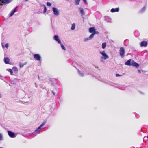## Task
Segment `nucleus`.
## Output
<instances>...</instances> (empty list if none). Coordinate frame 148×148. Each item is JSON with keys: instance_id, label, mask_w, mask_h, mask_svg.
Returning a JSON list of instances; mask_svg holds the SVG:
<instances>
[{"instance_id": "1", "label": "nucleus", "mask_w": 148, "mask_h": 148, "mask_svg": "<svg viewBox=\"0 0 148 148\" xmlns=\"http://www.w3.org/2000/svg\"><path fill=\"white\" fill-rule=\"evenodd\" d=\"M125 64L126 65L129 66H131L135 67L137 68H138L140 66L139 64L137 63L135 61L133 60H132L131 59L127 60V61L125 63Z\"/></svg>"}, {"instance_id": "2", "label": "nucleus", "mask_w": 148, "mask_h": 148, "mask_svg": "<svg viewBox=\"0 0 148 148\" xmlns=\"http://www.w3.org/2000/svg\"><path fill=\"white\" fill-rule=\"evenodd\" d=\"M45 124V122H44L42 123L38 128H37L33 132L29 133L30 134H34L35 133L39 134L40 133V132L39 130H40L41 127L43 126Z\"/></svg>"}, {"instance_id": "3", "label": "nucleus", "mask_w": 148, "mask_h": 148, "mask_svg": "<svg viewBox=\"0 0 148 148\" xmlns=\"http://www.w3.org/2000/svg\"><path fill=\"white\" fill-rule=\"evenodd\" d=\"M100 53L102 55V56L101 57V59L105 60L109 58L108 56L106 53L105 51H100Z\"/></svg>"}, {"instance_id": "4", "label": "nucleus", "mask_w": 148, "mask_h": 148, "mask_svg": "<svg viewBox=\"0 0 148 148\" xmlns=\"http://www.w3.org/2000/svg\"><path fill=\"white\" fill-rule=\"evenodd\" d=\"M125 53V50L124 48L121 47L120 48V55L122 58H123L124 56Z\"/></svg>"}, {"instance_id": "5", "label": "nucleus", "mask_w": 148, "mask_h": 148, "mask_svg": "<svg viewBox=\"0 0 148 148\" xmlns=\"http://www.w3.org/2000/svg\"><path fill=\"white\" fill-rule=\"evenodd\" d=\"M8 133L9 136L11 138H14L16 136L15 134L12 131H8Z\"/></svg>"}, {"instance_id": "6", "label": "nucleus", "mask_w": 148, "mask_h": 148, "mask_svg": "<svg viewBox=\"0 0 148 148\" xmlns=\"http://www.w3.org/2000/svg\"><path fill=\"white\" fill-rule=\"evenodd\" d=\"M52 10L54 14L55 15L58 16L59 15V11L55 7H53L52 8Z\"/></svg>"}, {"instance_id": "7", "label": "nucleus", "mask_w": 148, "mask_h": 148, "mask_svg": "<svg viewBox=\"0 0 148 148\" xmlns=\"http://www.w3.org/2000/svg\"><path fill=\"white\" fill-rule=\"evenodd\" d=\"M34 58L37 61H40L41 58L40 55L39 54H34L33 55Z\"/></svg>"}, {"instance_id": "8", "label": "nucleus", "mask_w": 148, "mask_h": 148, "mask_svg": "<svg viewBox=\"0 0 148 148\" xmlns=\"http://www.w3.org/2000/svg\"><path fill=\"white\" fill-rule=\"evenodd\" d=\"M53 39L58 44H60L61 42L60 39L59 38V36L58 35H55L53 37Z\"/></svg>"}, {"instance_id": "9", "label": "nucleus", "mask_w": 148, "mask_h": 148, "mask_svg": "<svg viewBox=\"0 0 148 148\" xmlns=\"http://www.w3.org/2000/svg\"><path fill=\"white\" fill-rule=\"evenodd\" d=\"M147 45V42L146 41H143L141 42L140 46L141 47H146Z\"/></svg>"}, {"instance_id": "10", "label": "nucleus", "mask_w": 148, "mask_h": 148, "mask_svg": "<svg viewBox=\"0 0 148 148\" xmlns=\"http://www.w3.org/2000/svg\"><path fill=\"white\" fill-rule=\"evenodd\" d=\"M18 7L16 6V8H15V9L12 12H11L10 14L9 15V17H10L12 16V15H13L14 13L16 12V10H17V9Z\"/></svg>"}, {"instance_id": "11", "label": "nucleus", "mask_w": 148, "mask_h": 148, "mask_svg": "<svg viewBox=\"0 0 148 148\" xmlns=\"http://www.w3.org/2000/svg\"><path fill=\"white\" fill-rule=\"evenodd\" d=\"M12 0H2V3L4 5L8 4L11 3Z\"/></svg>"}, {"instance_id": "12", "label": "nucleus", "mask_w": 148, "mask_h": 148, "mask_svg": "<svg viewBox=\"0 0 148 148\" xmlns=\"http://www.w3.org/2000/svg\"><path fill=\"white\" fill-rule=\"evenodd\" d=\"M93 34H91L89 37L85 38L84 39V41L85 42H87L90 40L92 39L93 38Z\"/></svg>"}, {"instance_id": "13", "label": "nucleus", "mask_w": 148, "mask_h": 148, "mask_svg": "<svg viewBox=\"0 0 148 148\" xmlns=\"http://www.w3.org/2000/svg\"><path fill=\"white\" fill-rule=\"evenodd\" d=\"M119 8H112L111 10V12H118L119 11Z\"/></svg>"}, {"instance_id": "14", "label": "nucleus", "mask_w": 148, "mask_h": 148, "mask_svg": "<svg viewBox=\"0 0 148 148\" xmlns=\"http://www.w3.org/2000/svg\"><path fill=\"white\" fill-rule=\"evenodd\" d=\"M4 62L6 64H8L10 62V59L7 57H5L4 59Z\"/></svg>"}, {"instance_id": "15", "label": "nucleus", "mask_w": 148, "mask_h": 148, "mask_svg": "<svg viewBox=\"0 0 148 148\" xmlns=\"http://www.w3.org/2000/svg\"><path fill=\"white\" fill-rule=\"evenodd\" d=\"M95 27H90L89 28V31L90 33H93V32H95Z\"/></svg>"}, {"instance_id": "16", "label": "nucleus", "mask_w": 148, "mask_h": 148, "mask_svg": "<svg viewBox=\"0 0 148 148\" xmlns=\"http://www.w3.org/2000/svg\"><path fill=\"white\" fill-rule=\"evenodd\" d=\"M79 10L80 11V12L81 13V14L82 15H84L85 14V12L84 11V10L83 8H79Z\"/></svg>"}, {"instance_id": "17", "label": "nucleus", "mask_w": 148, "mask_h": 148, "mask_svg": "<svg viewBox=\"0 0 148 148\" xmlns=\"http://www.w3.org/2000/svg\"><path fill=\"white\" fill-rule=\"evenodd\" d=\"M78 72L80 76L81 77H83L84 76V74L79 70H78Z\"/></svg>"}, {"instance_id": "18", "label": "nucleus", "mask_w": 148, "mask_h": 148, "mask_svg": "<svg viewBox=\"0 0 148 148\" xmlns=\"http://www.w3.org/2000/svg\"><path fill=\"white\" fill-rule=\"evenodd\" d=\"M27 62H25V63H20V68H21L22 67H23V66L27 64Z\"/></svg>"}, {"instance_id": "19", "label": "nucleus", "mask_w": 148, "mask_h": 148, "mask_svg": "<svg viewBox=\"0 0 148 148\" xmlns=\"http://www.w3.org/2000/svg\"><path fill=\"white\" fill-rule=\"evenodd\" d=\"M146 6L144 7L140 11V12L141 13H143L146 10Z\"/></svg>"}, {"instance_id": "20", "label": "nucleus", "mask_w": 148, "mask_h": 148, "mask_svg": "<svg viewBox=\"0 0 148 148\" xmlns=\"http://www.w3.org/2000/svg\"><path fill=\"white\" fill-rule=\"evenodd\" d=\"M105 20L108 22H110L111 21V19L109 17H106Z\"/></svg>"}, {"instance_id": "21", "label": "nucleus", "mask_w": 148, "mask_h": 148, "mask_svg": "<svg viewBox=\"0 0 148 148\" xmlns=\"http://www.w3.org/2000/svg\"><path fill=\"white\" fill-rule=\"evenodd\" d=\"M75 23H73L72 25V26L71 28V29L72 30H73L75 29Z\"/></svg>"}, {"instance_id": "22", "label": "nucleus", "mask_w": 148, "mask_h": 148, "mask_svg": "<svg viewBox=\"0 0 148 148\" xmlns=\"http://www.w3.org/2000/svg\"><path fill=\"white\" fill-rule=\"evenodd\" d=\"M3 140V134L2 133H0V141L2 140Z\"/></svg>"}, {"instance_id": "23", "label": "nucleus", "mask_w": 148, "mask_h": 148, "mask_svg": "<svg viewBox=\"0 0 148 148\" xmlns=\"http://www.w3.org/2000/svg\"><path fill=\"white\" fill-rule=\"evenodd\" d=\"M7 70H8L9 72H10L11 75H13V72L12 70L11 69H7Z\"/></svg>"}, {"instance_id": "24", "label": "nucleus", "mask_w": 148, "mask_h": 148, "mask_svg": "<svg viewBox=\"0 0 148 148\" xmlns=\"http://www.w3.org/2000/svg\"><path fill=\"white\" fill-rule=\"evenodd\" d=\"M42 6L44 7V10L43 11V13L44 14L47 11V8L46 6L44 5H42Z\"/></svg>"}, {"instance_id": "25", "label": "nucleus", "mask_w": 148, "mask_h": 148, "mask_svg": "<svg viewBox=\"0 0 148 148\" xmlns=\"http://www.w3.org/2000/svg\"><path fill=\"white\" fill-rule=\"evenodd\" d=\"M80 0H75V5H77L79 4V3Z\"/></svg>"}, {"instance_id": "26", "label": "nucleus", "mask_w": 148, "mask_h": 148, "mask_svg": "<svg viewBox=\"0 0 148 148\" xmlns=\"http://www.w3.org/2000/svg\"><path fill=\"white\" fill-rule=\"evenodd\" d=\"M106 43H103L102 44V48L104 49L106 47Z\"/></svg>"}, {"instance_id": "27", "label": "nucleus", "mask_w": 148, "mask_h": 148, "mask_svg": "<svg viewBox=\"0 0 148 148\" xmlns=\"http://www.w3.org/2000/svg\"><path fill=\"white\" fill-rule=\"evenodd\" d=\"M60 44L61 46V48L62 49H63L64 50H66V49L65 47H64V45L62 44L61 43Z\"/></svg>"}, {"instance_id": "28", "label": "nucleus", "mask_w": 148, "mask_h": 148, "mask_svg": "<svg viewBox=\"0 0 148 148\" xmlns=\"http://www.w3.org/2000/svg\"><path fill=\"white\" fill-rule=\"evenodd\" d=\"M99 34V32L98 31H95V32H93V33H92V34H93V37H94V35L95 34Z\"/></svg>"}, {"instance_id": "29", "label": "nucleus", "mask_w": 148, "mask_h": 148, "mask_svg": "<svg viewBox=\"0 0 148 148\" xmlns=\"http://www.w3.org/2000/svg\"><path fill=\"white\" fill-rule=\"evenodd\" d=\"M12 69L14 70V71H18V68L16 67H13Z\"/></svg>"}, {"instance_id": "30", "label": "nucleus", "mask_w": 148, "mask_h": 148, "mask_svg": "<svg viewBox=\"0 0 148 148\" xmlns=\"http://www.w3.org/2000/svg\"><path fill=\"white\" fill-rule=\"evenodd\" d=\"M51 5V3L49 2H47V6H50Z\"/></svg>"}, {"instance_id": "31", "label": "nucleus", "mask_w": 148, "mask_h": 148, "mask_svg": "<svg viewBox=\"0 0 148 148\" xmlns=\"http://www.w3.org/2000/svg\"><path fill=\"white\" fill-rule=\"evenodd\" d=\"M3 5V4L2 3V0H0V6H2Z\"/></svg>"}, {"instance_id": "32", "label": "nucleus", "mask_w": 148, "mask_h": 148, "mask_svg": "<svg viewBox=\"0 0 148 148\" xmlns=\"http://www.w3.org/2000/svg\"><path fill=\"white\" fill-rule=\"evenodd\" d=\"M8 45H9L7 43L5 45V47L7 49H8Z\"/></svg>"}, {"instance_id": "33", "label": "nucleus", "mask_w": 148, "mask_h": 148, "mask_svg": "<svg viewBox=\"0 0 148 148\" xmlns=\"http://www.w3.org/2000/svg\"><path fill=\"white\" fill-rule=\"evenodd\" d=\"M108 84H109L111 86H113V83L112 82H109V83H108Z\"/></svg>"}, {"instance_id": "34", "label": "nucleus", "mask_w": 148, "mask_h": 148, "mask_svg": "<svg viewBox=\"0 0 148 148\" xmlns=\"http://www.w3.org/2000/svg\"><path fill=\"white\" fill-rule=\"evenodd\" d=\"M116 77H119V76H121V75H120L119 74H116Z\"/></svg>"}, {"instance_id": "35", "label": "nucleus", "mask_w": 148, "mask_h": 148, "mask_svg": "<svg viewBox=\"0 0 148 148\" xmlns=\"http://www.w3.org/2000/svg\"><path fill=\"white\" fill-rule=\"evenodd\" d=\"M3 77L2 76L0 75V79H2V78Z\"/></svg>"}, {"instance_id": "36", "label": "nucleus", "mask_w": 148, "mask_h": 148, "mask_svg": "<svg viewBox=\"0 0 148 148\" xmlns=\"http://www.w3.org/2000/svg\"><path fill=\"white\" fill-rule=\"evenodd\" d=\"M52 93L53 95H56L55 93L53 92V91H52Z\"/></svg>"}, {"instance_id": "37", "label": "nucleus", "mask_w": 148, "mask_h": 148, "mask_svg": "<svg viewBox=\"0 0 148 148\" xmlns=\"http://www.w3.org/2000/svg\"><path fill=\"white\" fill-rule=\"evenodd\" d=\"M138 72L139 73H141L140 71L139 70H138Z\"/></svg>"}, {"instance_id": "38", "label": "nucleus", "mask_w": 148, "mask_h": 148, "mask_svg": "<svg viewBox=\"0 0 148 148\" xmlns=\"http://www.w3.org/2000/svg\"><path fill=\"white\" fill-rule=\"evenodd\" d=\"M83 1L84 2V3H86V0H83Z\"/></svg>"}, {"instance_id": "39", "label": "nucleus", "mask_w": 148, "mask_h": 148, "mask_svg": "<svg viewBox=\"0 0 148 148\" xmlns=\"http://www.w3.org/2000/svg\"><path fill=\"white\" fill-rule=\"evenodd\" d=\"M2 47L3 48H4V46L3 45H2Z\"/></svg>"}, {"instance_id": "40", "label": "nucleus", "mask_w": 148, "mask_h": 148, "mask_svg": "<svg viewBox=\"0 0 148 148\" xmlns=\"http://www.w3.org/2000/svg\"><path fill=\"white\" fill-rule=\"evenodd\" d=\"M38 79H40V78H39V75H38Z\"/></svg>"}, {"instance_id": "41", "label": "nucleus", "mask_w": 148, "mask_h": 148, "mask_svg": "<svg viewBox=\"0 0 148 148\" xmlns=\"http://www.w3.org/2000/svg\"><path fill=\"white\" fill-rule=\"evenodd\" d=\"M0 148H4L2 147H0Z\"/></svg>"}]
</instances>
